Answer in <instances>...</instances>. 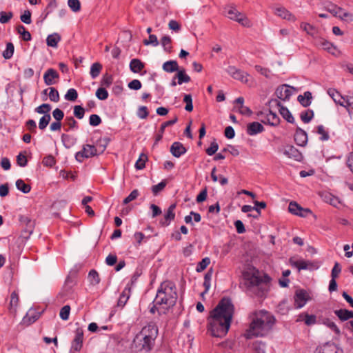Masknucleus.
Returning a JSON list of instances; mask_svg holds the SVG:
<instances>
[{
  "label": "nucleus",
  "instance_id": "nucleus-1",
  "mask_svg": "<svg viewBox=\"0 0 353 353\" xmlns=\"http://www.w3.org/2000/svg\"><path fill=\"white\" fill-rule=\"evenodd\" d=\"M234 314V305L230 298L223 297L210 312L208 331L214 337L225 336L230 327Z\"/></svg>",
  "mask_w": 353,
  "mask_h": 353
},
{
  "label": "nucleus",
  "instance_id": "nucleus-2",
  "mask_svg": "<svg viewBox=\"0 0 353 353\" xmlns=\"http://www.w3.org/2000/svg\"><path fill=\"white\" fill-rule=\"evenodd\" d=\"M270 277L267 274H261L252 265L244 264V285L246 292L250 296L263 299L269 290Z\"/></svg>",
  "mask_w": 353,
  "mask_h": 353
},
{
  "label": "nucleus",
  "instance_id": "nucleus-3",
  "mask_svg": "<svg viewBox=\"0 0 353 353\" xmlns=\"http://www.w3.org/2000/svg\"><path fill=\"white\" fill-rule=\"evenodd\" d=\"M249 327L244 333V337H263L272 330L276 323L275 317L265 310H258L251 312L248 316Z\"/></svg>",
  "mask_w": 353,
  "mask_h": 353
},
{
  "label": "nucleus",
  "instance_id": "nucleus-4",
  "mask_svg": "<svg viewBox=\"0 0 353 353\" xmlns=\"http://www.w3.org/2000/svg\"><path fill=\"white\" fill-rule=\"evenodd\" d=\"M159 334L156 323L150 322L135 335L131 344L132 353H149L154 347Z\"/></svg>",
  "mask_w": 353,
  "mask_h": 353
},
{
  "label": "nucleus",
  "instance_id": "nucleus-5",
  "mask_svg": "<svg viewBox=\"0 0 353 353\" xmlns=\"http://www.w3.org/2000/svg\"><path fill=\"white\" fill-rule=\"evenodd\" d=\"M178 294L176 288L174 283L166 281L162 282L157 289L154 303L161 305L163 314L173 307L176 303Z\"/></svg>",
  "mask_w": 353,
  "mask_h": 353
},
{
  "label": "nucleus",
  "instance_id": "nucleus-6",
  "mask_svg": "<svg viewBox=\"0 0 353 353\" xmlns=\"http://www.w3.org/2000/svg\"><path fill=\"white\" fill-rule=\"evenodd\" d=\"M290 264L301 270H314L319 268V263L317 261H310L305 260H296L294 257H291L289 260Z\"/></svg>",
  "mask_w": 353,
  "mask_h": 353
},
{
  "label": "nucleus",
  "instance_id": "nucleus-7",
  "mask_svg": "<svg viewBox=\"0 0 353 353\" xmlns=\"http://www.w3.org/2000/svg\"><path fill=\"white\" fill-rule=\"evenodd\" d=\"M97 155V148L94 145L85 144L82 150L75 154V159L79 162H82L84 159H88Z\"/></svg>",
  "mask_w": 353,
  "mask_h": 353
},
{
  "label": "nucleus",
  "instance_id": "nucleus-8",
  "mask_svg": "<svg viewBox=\"0 0 353 353\" xmlns=\"http://www.w3.org/2000/svg\"><path fill=\"white\" fill-rule=\"evenodd\" d=\"M292 90H294V88L288 84H283L276 89L274 95L278 99L286 101L292 95Z\"/></svg>",
  "mask_w": 353,
  "mask_h": 353
},
{
  "label": "nucleus",
  "instance_id": "nucleus-9",
  "mask_svg": "<svg viewBox=\"0 0 353 353\" xmlns=\"http://www.w3.org/2000/svg\"><path fill=\"white\" fill-rule=\"evenodd\" d=\"M294 306L296 308L303 307L309 299L307 292L304 290H297L294 296Z\"/></svg>",
  "mask_w": 353,
  "mask_h": 353
},
{
  "label": "nucleus",
  "instance_id": "nucleus-10",
  "mask_svg": "<svg viewBox=\"0 0 353 353\" xmlns=\"http://www.w3.org/2000/svg\"><path fill=\"white\" fill-rule=\"evenodd\" d=\"M59 78V74L58 72L53 68L48 69L43 74L44 83L47 85L56 84Z\"/></svg>",
  "mask_w": 353,
  "mask_h": 353
},
{
  "label": "nucleus",
  "instance_id": "nucleus-11",
  "mask_svg": "<svg viewBox=\"0 0 353 353\" xmlns=\"http://www.w3.org/2000/svg\"><path fill=\"white\" fill-rule=\"evenodd\" d=\"M225 15L234 21L243 23V15L234 6H229L225 8Z\"/></svg>",
  "mask_w": 353,
  "mask_h": 353
},
{
  "label": "nucleus",
  "instance_id": "nucleus-12",
  "mask_svg": "<svg viewBox=\"0 0 353 353\" xmlns=\"http://www.w3.org/2000/svg\"><path fill=\"white\" fill-rule=\"evenodd\" d=\"M132 283H133V281H132L131 283H127V285H125V288L123 289V292H121V294L119 298V300L117 302L118 307L123 308L125 306V305L126 304L127 301H128L129 298L131 296V290L132 288Z\"/></svg>",
  "mask_w": 353,
  "mask_h": 353
},
{
  "label": "nucleus",
  "instance_id": "nucleus-13",
  "mask_svg": "<svg viewBox=\"0 0 353 353\" xmlns=\"http://www.w3.org/2000/svg\"><path fill=\"white\" fill-rule=\"evenodd\" d=\"M315 353H343V351L334 343H327L317 347Z\"/></svg>",
  "mask_w": 353,
  "mask_h": 353
},
{
  "label": "nucleus",
  "instance_id": "nucleus-14",
  "mask_svg": "<svg viewBox=\"0 0 353 353\" xmlns=\"http://www.w3.org/2000/svg\"><path fill=\"white\" fill-rule=\"evenodd\" d=\"M283 154L297 161H301L303 159L301 152L293 145H287L284 149Z\"/></svg>",
  "mask_w": 353,
  "mask_h": 353
},
{
  "label": "nucleus",
  "instance_id": "nucleus-15",
  "mask_svg": "<svg viewBox=\"0 0 353 353\" xmlns=\"http://www.w3.org/2000/svg\"><path fill=\"white\" fill-rule=\"evenodd\" d=\"M170 152L174 157L179 158L186 153L187 150L181 142L175 141L171 145Z\"/></svg>",
  "mask_w": 353,
  "mask_h": 353
},
{
  "label": "nucleus",
  "instance_id": "nucleus-16",
  "mask_svg": "<svg viewBox=\"0 0 353 353\" xmlns=\"http://www.w3.org/2000/svg\"><path fill=\"white\" fill-rule=\"evenodd\" d=\"M294 141L298 145L305 146L307 143V134L300 128H297L294 134Z\"/></svg>",
  "mask_w": 353,
  "mask_h": 353
},
{
  "label": "nucleus",
  "instance_id": "nucleus-17",
  "mask_svg": "<svg viewBox=\"0 0 353 353\" xmlns=\"http://www.w3.org/2000/svg\"><path fill=\"white\" fill-rule=\"evenodd\" d=\"M261 121L272 126H276L280 123V118L272 110H269L268 113L266 114L265 118Z\"/></svg>",
  "mask_w": 353,
  "mask_h": 353
},
{
  "label": "nucleus",
  "instance_id": "nucleus-18",
  "mask_svg": "<svg viewBox=\"0 0 353 353\" xmlns=\"http://www.w3.org/2000/svg\"><path fill=\"white\" fill-rule=\"evenodd\" d=\"M176 208L175 204H172L169 206L167 212L164 215V219L160 221V223L163 226H168L170 224L171 221L175 218L174 210Z\"/></svg>",
  "mask_w": 353,
  "mask_h": 353
},
{
  "label": "nucleus",
  "instance_id": "nucleus-19",
  "mask_svg": "<svg viewBox=\"0 0 353 353\" xmlns=\"http://www.w3.org/2000/svg\"><path fill=\"white\" fill-rule=\"evenodd\" d=\"M83 332L81 330L77 329L75 333L74 339L72 343V349L74 351H79L83 345Z\"/></svg>",
  "mask_w": 353,
  "mask_h": 353
},
{
  "label": "nucleus",
  "instance_id": "nucleus-20",
  "mask_svg": "<svg viewBox=\"0 0 353 353\" xmlns=\"http://www.w3.org/2000/svg\"><path fill=\"white\" fill-rule=\"evenodd\" d=\"M264 127L259 122L254 121L247 125V133L250 136L256 135L264 131Z\"/></svg>",
  "mask_w": 353,
  "mask_h": 353
},
{
  "label": "nucleus",
  "instance_id": "nucleus-21",
  "mask_svg": "<svg viewBox=\"0 0 353 353\" xmlns=\"http://www.w3.org/2000/svg\"><path fill=\"white\" fill-rule=\"evenodd\" d=\"M329 12L342 20L347 19L349 21H353V14L347 12H343V9L341 8L334 7L333 9L329 10Z\"/></svg>",
  "mask_w": 353,
  "mask_h": 353
},
{
  "label": "nucleus",
  "instance_id": "nucleus-22",
  "mask_svg": "<svg viewBox=\"0 0 353 353\" xmlns=\"http://www.w3.org/2000/svg\"><path fill=\"white\" fill-rule=\"evenodd\" d=\"M40 314L34 309H30L23 317V321L25 323L32 324L34 323L39 318Z\"/></svg>",
  "mask_w": 353,
  "mask_h": 353
},
{
  "label": "nucleus",
  "instance_id": "nucleus-23",
  "mask_svg": "<svg viewBox=\"0 0 353 353\" xmlns=\"http://www.w3.org/2000/svg\"><path fill=\"white\" fill-rule=\"evenodd\" d=\"M327 93L332 98L335 103L343 107L345 105L346 97H344L341 96L340 93L334 89L328 90Z\"/></svg>",
  "mask_w": 353,
  "mask_h": 353
},
{
  "label": "nucleus",
  "instance_id": "nucleus-24",
  "mask_svg": "<svg viewBox=\"0 0 353 353\" xmlns=\"http://www.w3.org/2000/svg\"><path fill=\"white\" fill-rule=\"evenodd\" d=\"M162 68L165 72L172 73L179 70V65L176 61L170 60L163 64Z\"/></svg>",
  "mask_w": 353,
  "mask_h": 353
},
{
  "label": "nucleus",
  "instance_id": "nucleus-25",
  "mask_svg": "<svg viewBox=\"0 0 353 353\" xmlns=\"http://www.w3.org/2000/svg\"><path fill=\"white\" fill-rule=\"evenodd\" d=\"M130 69L134 73H139L144 68V63L139 59H133L130 62Z\"/></svg>",
  "mask_w": 353,
  "mask_h": 353
},
{
  "label": "nucleus",
  "instance_id": "nucleus-26",
  "mask_svg": "<svg viewBox=\"0 0 353 353\" xmlns=\"http://www.w3.org/2000/svg\"><path fill=\"white\" fill-rule=\"evenodd\" d=\"M174 76L175 79H177L178 85H182L184 83L190 81V77L185 73L184 69L179 70Z\"/></svg>",
  "mask_w": 353,
  "mask_h": 353
},
{
  "label": "nucleus",
  "instance_id": "nucleus-27",
  "mask_svg": "<svg viewBox=\"0 0 353 353\" xmlns=\"http://www.w3.org/2000/svg\"><path fill=\"white\" fill-rule=\"evenodd\" d=\"M64 124L68 126L67 129H65L66 132L70 130H77L79 128L78 123L73 117H66L64 120Z\"/></svg>",
  "mask_w": 353,
  "mask_h": 353
},
{
  "label": "nucleus",
  "instance_id": "nucleus-28",
  "mask_svg": "<svg viewBox=\"0 0 353 353\" xmlns=\"http://www.w3.org/2000/svg\"><path fill=\"white\" fill-rule=\"evenodd\" d=\"M288 210H289V212L293 214H295V215H297V216H299L301 217L306 216L305 214H301V212H299V211L303 210V208L295 201H291L290 203Z\"/></svg>",
  "mask_w": 353,
  "mask_h": 353
},
{
  "label": "nucleus",
  "instance_id": "nucleus-29",
  "mask_svg": "<svg viewBox=\"0 0 353 353\" xmlns=\"http://www.w3.org/2000/svg\"><path fill=\"white\" fill-rule=\"evenodd\" d=\"M61 41V37L58 33L49 34L46 39V43L48 46L57 48L58 43Z\"/></svg>",
  "mask_w": 353,
  "mask_h": 353
},
{
  "label": "nucleus",
  "instance_id": "nucleus-30",
  "mask_svg": "<svg viewBox=\"0 0 353 353\" xmlns=\"http://www.w3.org/2000/svg\"><path fill=\"white\" fill-rule=\"evenodd\" d=\"M312 98V93L307 91L305 92L304 95H299L297 99L303 107H307L311 104Z\"/></svg>",
  "mask_w": 353,
  "mask_h": 353
},
{
  "label": "nucleus",
  "instance_id": "nucleus-31",
  "mask_svg": "<svg viewBox=\"0 0 353 353\" xmlns=\"http://www.w3.org/2000/svg\"><path fill=\"white\" fill-rule=\"evenodd\" d=\"M275 14L284 19L292 21L295 20V17L284 8H276Z\"/></svg>",
  "mask_w": 353,
  "mask_h": 353
},
{
  "label": "nucleus",
  "instance_id": "nucleus-32",
  "mask_svg": "<svg viewBox=\"0 0 353 353\" xmlns=\"http://www.w3.org/2000/svg\"><path fill=\"white\" fill-rule=\"evenodd\" d=\"M61 141H62L63 145L66 148H71L72 145H74V143L76 142V139L73 137H72L69 134H63L61 136Z\"/></svg>",
  "mask_w": 353,
  "mask_h": 353
},
{
  "label": "nucleus",
  "instance_id": "nucleus-33",
  "mask_svg": "<svg viewBox=\"0 0 353 353\" xmlns=\"http://www.w3.org/2000/svg\"><path fill=\"white\" fill-rule=\"evenodd\" d=\"M254 211L253 214H248V216L249 217L252 216L254 219H257L261 215V211L259 208H256V206L254 205H244V213L250 212Z\"/></svg>",
  "mask_w": 353,
  "mask_h": 353
},
{
  "label": "nucleus",
  "instance_id": "nucleus-34",
  "mask_svg": "<svg viewBox=\"0 0 353 353\" xmlns=\"http://www.w3.org/2000/svg\"><path fill=\"white\" fill-rule=\"evenodd\" d=\"M279 112L281 114V116L285 119L288 122L290 123H294V119L293 116L292 115L290 110L285 106H281L279 108Z\"/></svg>",
  "mask_w": 353,
  "mask_h": 353
},
{
  "label": "nucleus",
  "instance_id": "nucleus-35",
  "mask_svg": "<svg viewBox=\"0 0 353 353\" xmlns=\"http://www.w3.org/2000/svg\"><path fill=\"white\" fill-rule=\"evenodd\" d=\"M102 69L101 63L96 62L91 65L90 74L92 79H96Z\"/></svg>",
  "mask_w": 353,
  "mask_h": 353
},
{
  "label": "nucleus",
  "instance_id": "nucleus-36",
  "mask_svg": "<svg viewBox=\"0 0 353 353\" xmlns=\"http://www.w3.org/2000/svg\"><path fill=\"white\" fill-rule=\"evenodd\" d=\"M16 187L17 190H20L24 194L30 192L31 187L30 185L26 184L22 179H18L16 181Z\"/></svg>",
  "mask_w": 353,
  "mask_h": 353
},
{
  "label": "nucleus",
  "instance_id": "nucleus-37",
  "mask_svg": "<svg viewBox=\"0 0 353 353\" xmlns=\"http://www.w3.org/2000/svg\"><path fill=\"white\" fill-rule=\"evenodd\" d=\"M88 280L92 285H97L100 283V278L95 270H91L88 274Z\"/></svg>",
  "mask_w": 353,
  "mask_h": 353
},
{
  "label": "nucleus",
  "instance_id": "nucleus-38",
  "mask_svg": "<svg viewBox=\"0 0 353 353\" xmlns=\"http://www.w3.org/2000/svg\"><path fill=\"white\" fill-rule=\"evenodd\" d=\"M299 321H304L307 325H311L316 323V316L314 315H309L307 314H301Z\"/></svg>",
  "mask_w": 353,
  "mask_h": 353
},
{
  "label": "nucleus",
  "instance_id": "nucleus-39",
  "mask_svg": "<svg viewBox=\"0 0 353 353\" xmlns=\"http://www.w3.org/2000/svg\"><path fill=\"white\" fill-rule=\"evenodd\" d=\"M14 47L12 43H8L6 44V50L3 52V57L6 59H10L12 57L14 54Z\"/></svg>",
  "mask_w": 353,
  "mask_h": 353
},
{
  "label": "nucleus",
  "instance_id": "nucleus-40",
  "mask_svg": "<svg viewBox=\"0 0 353 353\" xmlns=\"http://www.w3.org/2000/svg\"><path fill=\"white\" fill-rule=\"evenodd\" d=\"M148 160V156L144 153H141L135 163V168L137 170H142L145 166V162Z\"/></svg>",
  "mask_w": 353,
  "mask_h": 353
},
{
  "label": "nucleus",
  "instance_id": "nucleus-41",
  "mask_svg": "<svg viewBox=\"0 0 353 353\" xmlns=\"http://www.w3.org/2000/svg\"><path fill=\"white\" fill-rule=\"evenodd\" d=\"M17 32L19 34L21 35L22 39L24 41H28L31 40L32 37L30 33L28 30H26V28L23 26L19 25L17 27Z\"/></svg>",
  "mask_w": 353,
  "mask_h": 353
},
{
  "label": "nucleus",
  "instance_id": "nucleus-42",
  "mask_svg": "<svg viewBox=\"0 0 353 353\" xmlns=\"http://www.w3.org/2000/svg\"><path fill=\"white\" fill-rule=\"evenodd\" d=\"M210 263V259L209 257L203 258L200 262L198 263L196 267L197 272H203Z\"/></svg>",
  "mask_w": 353,
  "mask_h": 353
},
{
  "label": "nucleus",
  "instance_id": "nucleus-43",
  "mask_svg": "<svg viewBox=\"0 0 353 353\" xmlns=\"http://www.w3.org/2000/svg\"><path fill=\"white\" fill-rule=\"evenodd\" d=\"M52 106L49 103H43L35 108V112L38 114H50Z\"/></svg>",
  "mask_w": 353,
  "mask_h": 353
},
{
  "label": "nucleus",
  "instance_id": "nucleus-44",
  "mask_svg": "<svg viewBox=\"0 0 353 353\" xmlns=\"http://www.w3.org/2000/svg\"><path fill=\"white\" fill-rule=\"evenodd\" d=\"M252 348L254 353H265V343L261 341L254 342L252 345Z\"/></svg>",
  "mask_w": 353,
  "mask_h": 353
},
{
  "label": "nucleus",
  "instance_id": "nucleus-45",
  "mask_svg": "<svg viewBox=\"0 0 353 353\" xmlns=\"http://www.w3.org/2000/svg\"><path fill=\"white\" fill-rule=\"evenodd\" d=\"M78 97L77 91L74 88H70L68 90L64 98L67 101H74Z\"/></svg>",
  "mask_w": 353,
  "mask_h": 353
},
{
  "label": "nucleus",
  "instance_id": "nucleus-46",
  "mask_svg": "<svg viewBox=\"0 0 353 353\" xmlns=\"http://www.w3.org/2000/svg\"><path fill=\"white\" fill-rule=\"evenodd\" d=\"M50 120H51L50 114H44L39 119V128L41 130H43L48 126Z\"/></svg>",
  "mask_w": 353,
  "mask_h": 353
},
{
  "label": "nucleus",
  "instance_id": "nucleus-47",
  "mask_svg": "<svg viewBox=\"0 0 353 353\" xmlns=\"http://www.w3.org/2000/svg\"><path fill=\"white\" fill-rule=\"evenodd\" d=\"M300 117L303 122L308 123L314 117V112L312 110H307L302 112Z\"/></svg>",
  "mask_w": 353,
  "mask_h": 353
},
{
  "label": "nucleus",
  "instance_id": "nucleus-48",
  "mask_svg": "<svg viewBox=\"0 0 353 353\" xmlns=\"http://www.w3.org/2000/svg\"><path fill=\"white\" fill-rule=\"evenodd\" d=\"M49 99L52 102H58L60 99L58 90L53 87L49 88Z\"/></svg>",
  "mask_w": 353,
  "mask_h": 353
},
{
  "label": "nucleus",
  "instance_id": "nucleus-49",
  "mask_svg": "<svg viewBox=\"0 0 353 353\" xmlns=\"http://www.w3.org/2000/svg\"><path fill=\"white\" fill-rule=\"evenodd\" d=\"M324 200L325 201L329 203L330 205L334 207H337L338 204L340 203V201L338 199V198L335 197L334 196L330 193L325 194L324 196Z\"/></svg>",
  "mask_w": 353,
  "mask_h": 353
},
{
  "label": "nucleus",
  "instance_id": "nucleus-50",
  "mask_svg": "<svg viewBox=\"0 0 353 353\" xmlns=\"http://www.w3.org/2000/svg\"><path fill=\"white\" fill-rule=\"evenodd\" d=\"M183 101L185 103V110L191 112L193 110L192 98L191 94H185L183 97Z\"/></svg>",
  "mask_w": 353,
  "mask_h": 353
},
{
  "label": "nucleus",
  "instance_id": "nucleus-51",
  "mask_svg": "<svg viewBox=\"0 0 353 353\" xmlns=\"http://www.w3.org/2000/svg\"><path fill=\"white\" fill-rule=\"evenodd\" d=\"M228 73L232 75L234 79L242 80L243 74L240 70H238L235 67H229L228 70Z\"/></svg>",
  "mask_w": 353,
  "mask_h": 353
},
{
  "label": "nucleus",
  "instance_id": "nucleus-52",
  "mask_svg": "<svg viewBox=\"0 0 353 353\" xmlns=\"http://www.w3.org/2000/svg\"><path fill=\"white\" fill-rule=\"evenodd\" d=\"M334 314L341 320L347 321L350 319L349 310L346 309H340L334 311Z\"/></svg>",
  "mask_w": 353,
  "mask_h": 353
},
{
  "label": "nucleus",
  "instance_id": "nucleus-53",
  "mask_svg": "<svg viewBox=\"0 0 353 353\" xmlns=\"http://www.w3.org/2000/svg\"><path fill=\"white\" fill-rule=\"evenodd\" d=\"M68 6L74 12H77L81 10L79 0H68Z\"/></svg>",
  "mask_w": 353,
  "mask_h": 353
},
{
  "label": "nucleus",
  "instance_id": "nucleus-54",
  "mask_svg": "<svg viewBox=\"0 0 353 353\" xmlns=\"http://www.w3.org/2000/svg\"><path fill=\"white\" fill-rule=\"evenodd\" d=\"M134 238L137 245H140L143 241L147 242L149 239V236H145V234L141 232H136L134 234Z\"/></svg>",
  "mask_w": 353,
  "mask_h": 353
},
{
  "label": "nucleus",
  "instance_id": "nucleus-55",
  "mask_svg": "<svg viewBox=\"0 0 353 353\" xmlns=\"http://www.w3.org/2000/svg\"><path fill=\"white\" fill-rule=\"evenodd\" d=\"M301 29H303V30L307 32V34H308L311 36L314 37L316 33L315 28L309 23H302L301 24Z\"/></svg>",
  "mask_w": 353,
  "mask_h": 353
},
{
  "label": "nucleus",
  "instance_id": "nucleus-56",
  "mask_svg": "<svg viewBox=\"0 0 353 353\" xmlns=\"http://www.w3.org/2000/svg\"><path fill=\"white\" fill-rule=\"evenodd\" d=\"M70 312V307L68 305H64L60 310V318L63 321L68 320L69 319Z\"/></svg>",
  "mask_w": 353,
  "mask_h": 353
},
{
  "label": "nucleus",
  "instance_id": "nucleus-57",
  "mask_svg": "<svg viewBox=\"0 0 353 353\" xmlns=\"http://www.w3.org/2000/svg\"><path fill=\"white\" fill-rule=\"evenodd\" d=\"M166 181H161L160 183H159L157 185H154L152 187V192L154 195L158 194L161 191H162L165 187L166 186Z\"/></svg>",
  "mask_w": 353,
  "mask_h": 353
},
{
  "label": "nucleus",
  "instance_id": "nucleus-58",
  "mask_svg": "<svg viewBox=\"0 0 353 353\" xmlns=\"http://www.w3.org/2000/svg\"><path fill=\"white\" fill-rule=\"evenodd\" d=\"M95 94L99 100H105L108 97V92L104 88H98Z\"/></svg>",
  "mask_w": 353,
  "mask_h": 353
},
{
  "label": "nucleus",
  "instance_id": "nucleus-59",
  "mask_svg": "<svg viewBox=\"0 0 353 353\" xmlns=\"http://www.w3.org/2000/svg\"><path fill=\"white\" fill-rule=\"evenodd\" d=\"M143 43L145 46L152 45L153 46H157L159 44L157 37L154 34H150L148 39L144 40Z\"/></svg>",
  "mask_w": 353,
  "mask_h": 353
},
{
  "label": "nucleus",
  "instance_id": "nucleus-60",
  "mask_svg": "<svg viewBox=\"0 0 353 353\" xmlns=\"http://www.w3.org/2000/svg\"><path fill=\"white\" fill-rule=\"evenodd\" d=\"M161 42L164 50L170 52L171 50V38L169 36H164L162 37Z\"/></svg>",
  "mask_w": 353,
  "mask_h": 353
},
{
  "label": "nucleus",
  "instance_id": "nucleus-61",
  "mask_svg": "<svg viewBox=\"0 0 353 353\" xmlns=\"http://www.w3.org/2000/svg\"><path fill=\"white\" fill-rule=\"evenodd\" d=\"M101 123V119L98 114H91L89 118V124L92 126H98Z\"/></svg>",
  "mask_w": 353,
  "mask_h": 353
},
{
  "label": "nucleus",
  "instance_id": "nucleus-62",
  "mask_svg": "<svg viewBox=\"0 0 353 353\" xmlns=\"http://www.w3.org/2000/svg\"><path fill=\"white\" fill-rule=\"evenodd\" d=\"M21 21L26 24H30L32 23L31 19V12L29 10H26L20 16Z\"/></svg>",
  "mask_w": 353,
  "mask_h": 353
},
{
  "label": "nucleus",
  "instance_id": "nucleus-63",
  "mask_svg": "<svg viewBox=\"0 0 353 353\" xmlns=\"http://www.w3.org/2000/svg\"><path fill=\"white\" fill-rule=\"evenodd\" d=\"M138 196H139V191L137 190H132L130 192V194L123 199V204L126 205V204L129 203L130 202L136 199Z\"/></svg>",
  "mask_w": 353,
  "mask_h": 353
},
{
  "label": "nucleus",
  "instance_id": "nucleus-64",
  "mask_svg": "<svg viewBox=\"0 0 353 353\" xmlns=\"http://www.w3.org/2000/svg\"><path fill=\"white\" fill-rule=\"evenodd\" d=\"M85 114V110L81 105L74 107V116L79 119H82Z\"/></svg>",
  "mask_w": 353,
  "mask_h": 353
}]
</instances>
